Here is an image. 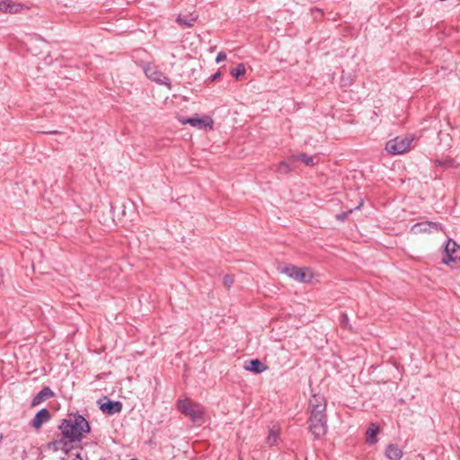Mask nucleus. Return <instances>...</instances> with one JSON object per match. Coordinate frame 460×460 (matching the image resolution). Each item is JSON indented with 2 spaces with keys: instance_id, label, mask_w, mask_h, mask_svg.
<instances>
[{
  "instance_id": "25",
  "label": "nucleus",
  "mask_w": 460,
  "mask_h": 460,
  "mask_svg": "<svg viewBox=\"0 0 460 460\" xmlns=\"http://www.w3.org/2000/svg\"><path fill=\"white\" fill-rule=\"evenodd\" d=\"M226 59V54L225 52H219L216 58V61L217 63L221 62V61H224Z\"/></svg>"
},
{
  "instance_id": "21",
  "label": "nucleus",
  "mask_w": 460,
  "mask_h": 460,
  "mask_svg": "<svg viewBox=\"0 0 460 460\" xmlns=\"http://www.w3.org/2000/svg\"><path fill=\"white\" fill-rule=\"evenodd\" d=\"M295 162H290L288 157L287 161H282L279 164L277 172L281 174H287L295 169Z\"/></svg>"
},
{
  "instance_id": "7",
  "label": "nucleus",
  "mask_w": 460,
  "mask_h": 460,
  "mask_svg": "<svg viewBox=\"0 0 460 460\" xmlns=\"http://www.w3.org/2000/svg\"><path fill=\"white\" fill-rule=\"evenodd\" d=\"M146 75L152 81L156 82L160 84H164L168 88H171V81L163 72H161L155 66L147 65L145 67Z\"/></svg>"
},
{
  "instance_id": "26",
  "label": "nucleus",
  "mask_w": 460,
  "mask_h": 460,
  "mask_svg": "<svg viewBox=\"0 0 460 460\" xmlns=\"http://www.w3.org/2000/svg\"><path fill=\"white\" fill-rule=\"evenodd\" d=\"M220 77V73L217 72L214 75H211V81H216Z\"/></svg>"
},
{
  "instance_id": "12",
  "label": "nucleus",
  "mask_w": 460,
  "mask_h": 460,
  "mask_svg": "<svg viewBox=\"0 0 460 460\" xmlns=\"http://www.w3.org/2000/svg\"><path fill=\"white\" fill-rule=\"evenodd\" d=\"M310 413H315L317 411L320 412L325 411L326 403L323 396L314 395L309 402Z\"/></svg>"
},
{
  "instance_id": "22",
  "label": "nucleus",
  "mask_w": 460,
  "mask_h": 460,
  "mask_svg": "<svg viewBox=\"0 0 460 460\" xmlns=\"http://www.w3.org/2000/svg\"><path fill=\"white\" fill-rule=\"evenodd\" d=\"M279 429L276 428L275 426H273L270 429V433H269V436L267 438V443L270 445V446H273L277 440H278V438H279Z\"/></svg>"
},
{
  "instance_id": "23",
  "label": "nucleus",
  "mask_w": 460,
  "mask_h": 460,
  "mask_svg": "<svg viewBox=\"0 0 460 460\" xmlns=\"http://www.w3.org/2000/svg\"><path fill=\"white\" fill-rule=\"evenodd\" d=\"M245 66L243 64L240 63L236 66V67L233 68L230 72L231 75H233L235 78H238L240 75H243L245 74Z\"/></svg>"
},
{
  "instance_id": "20",
  "label": "nucleus",
  "mask_w": 460,
  "mask_h": 460,
  "mask_svg": "<svg viewBox=\"0 0 460 460\" xmlns=\"http://www.w3.org/2000/svg\"><path fill=\"white\" fill-rule=\"evenodd\" d=\"M298 160L303 162L305 165H308V166L314 164V157L308 155L306 154H299L297 155L289 156L290 162H296Z\"/></svg>"
},
{
  "instance_id": "27",
  "label": "nucleus",
  "mask_w": 460,
  "mask_h": 460,
  "mask_svg": "<svg viewBox=\"0 0 460 460\" xmlns=\"http://www.w3.org/2000/svg\"><path fill=\"white\" fill-rule=\"evenodd\" d=\"M73 460H83V458L81 457L80 454L77 452L76 454H75V458Z\"/></svg>"
},
{
  "instance_id": "2",
  "label": "nucleus",
  "mask_w": 460,
  "mask_h": 460,
  "mask_svg": "<svg viewBox=\"0 0 460 460\" xmlns=\"http://www.w3.org/2000/svg\"><path fill=\"white\" fill-rule=\"evenodd\" d=\"M178 409L193 422H200L203 420L204 408L199 403L193 402L190 399L179 400Z\"/></svg>"
},
{
  "instance_id": "24",
  "label": "nucleus",
  "mask_w": 460,
  "mask_h": 460,
  "mask_svg": "<svg viewBox=\"0 0 460 460\" xmlns=\"http://www.w3.org/2000/svg\"><path fill=\"white\" fill-rule=\"evenodd\" d=\"M234 277L231 276V275H226L224 278H223V285L229 288L230 287H232V285L234 284Z\"/></svg>"
},
{
  "instance_id": "16",
  "label": "nucleus",
  "mask_w": 460,
  "mask_h": 460,
  "mask_svg": "<svg viewBox=\"0 0 460 460\" xmlns=\"http://www.w3.org/2000/svg\"><path fill=\"white\" fill-rule=\"evenodd\" d=\"M22 8V5L20 4H15L11 2L10 0H0V11L4 13H17Z\"/></svg>"
},
{
  "instance_id": "17",
  "label": "nucleus",
  "mask_w": 460,
  "mask_h": 460,
  "mask_svg": "<svg viewBox=\"0 0 460 460\" xmlns=\"http://www.w3.org/2000/svg\"><path fill=\"white\" fill-rule=\"evenodd\" d=\"M379 432V427L376 423H371L366 431V441L369 445L376 443V435Z\"/></svg>"
},
{
  "instance_id": "28",
  "label": "nucleus",
  "mask_w": 460,
  "mask_h": 460,
  "mask_svg": "<svg viewBox=\"0 0 460 460\" xmlns=\"http://www.w3.org/2000/svg\"><path fill=\"white\" fill-rule=\"evenodd\" d=\"M342 317L344 320H348L347 315L343 314Z\"/></svg>"
},
{
  "instance_id": "15",
  "label": "nucleus",
  "mask_w": 460,
  "mask_h": 460,
  "mask_svg": "<svg viewBox=\"0 0 460 460\" xmlns=\"http://www.w3.org/2000/svg\"><path fill=\"white\" fill-rule=\"evenodd\" d=\"M53 396L54 393L49 386L43 387L32 399L31 405L36 406Z\"/></svg>"
},
{
  "instance_id": "11",
  "label": "nucleus",
  "mask_w": 460,
  "mask_h": 460,
  "mask_svg": "<svg viewBox=\"0 0 460 460\" xmlns=\"http://www.w3.org/2000/svg\"><path fill=\"white\" fill-rule=\"evenodd\" d=\"M100 409L108 415L119 413L122 411V403L119 401H110L100 402Z\"/></svg>"
},
{
  "instance_id": "5",
  "label": "nucleus",
  "mask_w": 460,
  "mask_h": 460,
  "mask_svg": "<svg viewBox=\"0 0 460 460\" xmlns=\"http://www.w3.org/2000/svg\"><path fill=\"white\" fill-rule=\"evenodd\" d=\"M411 141L410 137H397L386 143L385 150L391 155H402L410 149Z\"/></svg>"
},
{
  "instance_id": "9",
  "label": "nucleus",
  "mask_w": 460,
  "mask_h": 460,
  "mask_svg": "<svg viewBox=\"0 0 460 460\" xmlns=\"http://www.w3.org/2000/svg\"><path fill=\"white\" fill-rule=\"evenodd\" d=\"M182 123L190 124L192 127L197 128L199 129H205L207 128H212L214 124L213 119L208 116H206L204 118H199L196 116L193 118H190L186 120H183Z\"/></svg>"
},
{
  "instance_id": "10",
  "label": "nucleus",
  "mask_w": 460,
  "mask_h": 460,
  "mask_svg": "<svg viewBox=\"0 0 460 460\" xmlns=\"http://www.w3.org/2000/svg\"><path fill=\"white\" fill-rule=\"evenodd\" d=\"M70 444L71 443L62 436V438L49 442L47 445V448L52 452L62 451L65 454H68L72 449V446Z\"/></svg>"
},
{
  "instance_id": "18",
  "label": "nucleus",
  "mask_w": 460,
  "mask_h": 460,
  "mask_svg": "<svg viewBox=\"0 0 460 460\" xmlns=\"http://www.w3.org/2000/svg\"><path fill=\"white\" fill-rule=\"evenodd\" d=\"M385 456L390 460H400L402 456V451L396 445L390 444L386 447Z\"/></svg>"
},
{
  "instance_id": "19",
  "label": "nucleus",
  "mask_w": 460,
  "mask_h": 460,
  "mask_svg": "<svg viewBox=\"0 0 460 460\" xmlns=\"http://www.w3.org/2000/svg\"><path fill=\"white\" fill-rule=\"evenodd\" d=\"M197 19H198V14L191 13L186 16L179 15L177 18V22L180 24L184 25L186 27H192L194 25V22L197 21Z\"/></svg>"
},
{
  "instance_id": "14",
  "label": "nucleus",
  "mask_w": 460,
  "mask_h": 460,
  "mask_svg": "<svg viewBox=\"0 0 460 460\" xmlns=\"http://www.w3.org/2000/svg\"><path fill=\"white\" fill-rule=\"evenodd\" d=\"M244 368L255 374H261L266 370L267 367L258 358L247 360L244 363Z\"/></svg>"
},
{
  "instance_id": "6",
  "label": "nucleus",
  "mask_w": 460,
  "mask_h": 460,
  "mask_svg": "<svg viewBox=\"0 0 460 460\" xmlns=\"http://www.w3.org/2000/svg\"><path fill=\"white\" fill-rule=\"evenodd\" d=\"M457 261H460V246L455 241L449 239L445 246L442 262L447 265H451Z\"/></svg>"
},
{
  "instance_id": "4",
  "label": "nucleus",
  "mask_w": 460,
  "mask_h": 460,
  "mask_svg": "<svg viewBox=\"0 0 460 460\" xmlns=\"http://www.w3.org/2000/svg\"><path fill=\"white\" fill-rule=\"evenodd\" d=\"M280 272L285 273L289 278L301 283H309L312 281L314 274L309 268H299L294 265L284 266Z\"/></svg>"
},
{
  "instance_id": "13",
  "label": "nucleus",
  "mask_w": 460,
  "mask_h": 460,
  "mask_svg": "<svg viewBox=\"0 0 460 460\" xmlns=\"http://www.w3.org/2000/svg\"><path fill=\"white\" fill-rule=\"evenodd\" d=\"M50 420V412L47 409H41L39 411L33 420H31V425L35 429H40L42 424L46 423Z\"/></svg>"
},
{
  "instance_id": "1",
  "label": "nucleus",
  "mask_w": 460,
  "mask_h": 460,
  "mask_svg": "<svg viewBox=\"0 0 460 460\" xmlns=\"http://www.w3.org/2000/svg\"><path fill=\"white\" fill-rule=\"evenodd\" d=\"M62 436L70 443L81 441L84 433L90 432L88 421L81 415H70L59 426Z\"/></svg>"
},
{
  "instance_id": "3",
  "label": "nucleus",
  "mask_w": 460,
  "mask_h": 460,
  "mask_svg": "<svg viewBox=\"0 0 460 460\" xmlns=\"http://www.w3.org/2000/svg\"><path fill=\"white\" fill-rule=\"evenodd\" d=\"M309 430L315 438H320L325 435L327 431L326 414L325 411L310 413L308 419Z\"/></svg>"
},
{
  "instance_id": "8",
  "label": "nucleus",
  "mask_w": 460,
  "mask_h": 460,
  "mask_svg": "<svg viewBox=\"0 0 460 460\" xmlns=\"http://www.w3.org/2000/svg\"><path fill=\"white\" fill-rule=\"evenodd\" d=\"M443 230V226L441 224L437 222H420L412 226L411 231L413 234H421V233H433L439 232Z\"/></svg>"
}]
</instances>
